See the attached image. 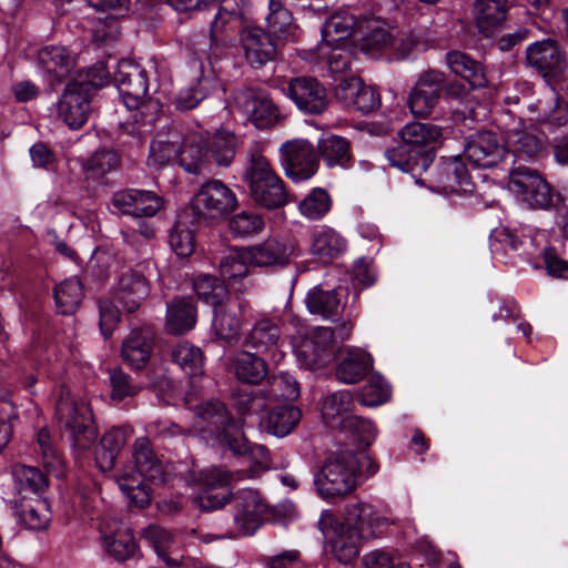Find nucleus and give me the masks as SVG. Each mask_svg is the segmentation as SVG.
<instances>
[{"label": "nucleus", "instance_id": "nucleus-50", "mask_svg": "<svg viewBox=\"0 0 568 568\" xmlns=\"http://www.w3.org/2000/svg\"><path fill=\"white\" fill-rule=\"evenodd\" d=\"M193 290L199 300L212 306L229 298V291L223 281L210 274H200L193 278Z\"/></svg>", "mask_w": 568, "mask_h": 568}, {"label": "nucleus", "instance_id": "nucleus-44", "mask_svg": "<svg viewBox=\"0 0 568 568\" xmlns=\"http://www.w3.org/2000/svg\"><path fill=\"white\" fill-rule=\"evenodd\" d=\"M353 405V396L348 390L335 392L325 396L322 403V416L326 425L337 428L339 422L351 414Z\"/></svg>", "mask_w": 568, "mask_h": 568}, {"label": "nucleus", "instance_id": "nucleus-32", "mask_svg": "<svg viewBox=\"0 0 568 568\" xmlns=\"http://www.w3.org/2000/svg\"><path fill=\"white\" fill-rule=\"evenodd\" d=\"M373 367L371 355L361 348H347L336 367V378L344 384L362 381Z\"/></svg>", "mask_w": 568, "mask_h": 568}, {"label": "nucleus", "instance_id": "nucleus-33", "mask_svg": "<svg viewBox=\"0 0 568 568\" xmlns=\"http://www.w3.org/2000/svg\"><path fill=\"white\" fill-rule=\"evenodd\" d=\"M143 538L169 567L181 565L183 556L174 536L168 529L150 525L143 530Z\"/></svg>", "mask_w": 568, "mask_h": 568}, {"label": "nucleus", "instance_id": "nucleus-48", "mask_svg": "<svg viewBox=\"0 0 568 568\" xmlns=\"http://www.w3.org/2000/svg\"><path fill=\"white\" fill-rule=\"evenodd\" d=\"M234 371L239 381L247 384H258L267 375L265 361L250 352H241L236 355Z\"/></svg>", "mask_w": 568, "mask_h": 568}, {"label": "nucleus", "instance_id": "nucleus-51", "mask_svg": "<svg viewBox=\"0 0 568 568\" xmlns=\"http://www.w3.org/2000/svg\"><path fill=\"white\" fill-rule=\"evenodd\" d=\"M357 18L348 11H339L332 14L322 29L323 40L328 44L339 42L352 34L357 27Z\"/></svg>", "mask_w": 568, "mask_h": 568}, {"label": "nucleus", "instance_id": "nucleus-36", "mask_svg": "<svg viewBox=\"0 0 568 568\" xmlns=\"http://www.w3.org/2000/svg\"><path fill=\"white\" fill-rule=\"evenodd\" d=\"M317 153L327 168H347L353 159L349 141L336 134L323 135L317 142Z\"/></svg>", "mask_w": 568, "mask_h": 568}, {"label": "nucleus", "instance_id": "nucleus-24", "mask_svg": "<svg viewBox=\"0 0 568 568\" xmlns=\"http://www.w3.org/2000/svg\"><path fill=\"white\" fill-rule=\"evenodd\" d=\"M429 187L439 193H454L469 184V175L459 156L443 160L429 173Z\"/></svg>", "mask_w": 568, "mask_h": 568}, {"label": "nucleus", "instance_id": "nucleus-46", "mask_svg": "<svg viewBox=\"0 0 568 568\" xmlns=\"http://www.w3.org/2000/svg\"><path fill=\"white\" fill-rule=\"evenodd\" d=\"M53 295L59 313L70 315L84 297L83 285L78 277H69L55 286Z\"/></svg>", "mask_w": 568, "mask_h": 568}, {"label": "nucleus", "instance_id": "nucleus-7", "mask_svg": "<svg viewBox=\"0 0 568 568\" xmlns=\"http://www.w3.org/2000/svg\"><path fill=\"white\" fill-rule=\"evenodd\" d=\"M233 526L226 531V537L253 536L263 525L267 513V504L255 489H240L232 495Z\"/></svg>", "mask_w": 568, "mask_h": 568}, {"label": "nucleus", "instance_id": "nucleus-34", "mask_svg": "<svg viewBox=\"0 0 568 568\" xmlns=\"http://www.w3.org/2000/svg\"><path fill=\"white\" fill-rule=\"evenodd\" d=\"M213 328L220 339L231 342L241 331V304L237 301L225 300L213 306Z\"/></svg>", "mask_w": 568, "mask_h": 568}, {"label": "nucleus", "instance_id": "nucleus-64", "mask_svg": "<svg viewBox=\"0 0 568 568\" xmlns=\"http://www.w3.org/2000/svg\"><path fill=\"white\" fill-rule=\"evenodd\" d=\"M230 231L236 236H252L264 229L263 217L253 212H240L230 221Z\"/></svg>", "mask_w": 568, "mask_h": 568}, {"label": "nucleus", "instance_id": "nucleus-61", "mask_svg": "<svg viewBox=\"0 0 568 568\" xmlns=\"http://www.w3.org/2000/svg\"><path fill=\"white\" fill-rule=\"evenodd\" d=\"M169 243L171 248L180 257H187L194 252V232L189 227L186 215L180 216L171 229Z\"/></svg>", "mask_w": 568, "mask_h": 568}, {"label": "nucleus", "instance_id": "nucleus-59", "mask_svg": "<svg viewBox=\"0 0 568 568\" xmlns=\"http://www.w3.org/2000/svg\"><path fill=\"white\" fill-rule=\"evenodd\" d=\"M207 148L216 163L219 165L226 166L234 159L237 148V139L227 130H219L211 138Z\"/></svg>", "mask_w": 568, "mask_h": 568}, {"label": "nucleus", "instance_id": "nucleus-57", "mask_svg": "<svg viewBox=\"0 0 568 568\" xmlns=\"http://www.w3.org/2000/svg\"><path fill=\"white\" fill-rule=\"evenodd\" d=\"M34 449L40 453L42 464L49 471L62 474L63 458L48 428L42 427L38 430Z\"/></svg>", "mask_w": 568, "mask_h": 568}, {"label": "nucleus", "instance_id": "nucleus-8", "mask_svg": "<svg viewBox=\"0 0 568 568\" xmlns=\"http://www.w3.org/2000/svg\"><path fill=\"white\" fill-rule=\"evenodd\" d=\"M101 78L90 83L69 82L58 102L59 118L72 130H78L88 121L91 91L103 87L105 72L100 68Z\"/></svg>", "mask_w": 568, "mask_h": 568}, {"label": "nucleus", "instance_id": "nucleus-19", "mask_svg": "<svg viewBox=\"0 0 568 568\" xmlns=\"http://www.w3.org/2000/svg\"><path fill=\"white\" fill-rule=\"evenodd\" d=\"M111 202L120 213L134 217L154 216L163 207V200L156 193L138 189L116 191Z\"/></svg>", "mask_w": 568, "mask_h": 568}, {"label": "nucleus", "instance_id": "nucleus-55", "mask_svg": "<svg viewBox=\"0 0 568 568\" xmlns=\"http://www.w3.org/2000/svg\"><path fill=\"white\" fill-rule=\"evenodd\" d=\"M144 477L124 471L118 477L121 491L129 501L139 508L146 507L151 501L150 487Z\"/></svg>", "mask_w": 568, "mask_h": 568}, {"label": "nucleus", "instance_id": "nucleus-28", "mask_svg": "<svg viewBox=\"0 0 568 568\" xmlns=\"http://www.w3.org/2000/svg\"><path fill=\"white\" fill-rule=\"evenodd\" d=\"M197 321V308L192 297H174L166 305L165 329L172 335H182L193 329Z\"/></svg>", "mask_w": 568, "mask_h": 568}, {"label": "nucleus", "instance_id": "nucleus-47", "mask_svg": "<svg viewBox=\"0 0 568 568\" xmlns=\"http://www.w3.org/2000/svg\"><path fill=\"white\" fill-rule=\"evenodd\" d=\"M306 306L310 313L320 315L324 320L335 322L341 311V302L334 291H324L314 287L306 296Z\"/></svg>", "mask_w": 568, "mask_h": 568}, {"label": "nucleus", "instance_id": "nucleus-30", "mask_svg": "<svg viewBox=\"0 0 568 568\" xmlns=\"http://www.w3.org/2000/svg\"><path fill=\"white\" fill-rule=\"evenodd\" d=\"M132 456L136 471L133 475L144 477L148 481L162 483L164 480V465L153 450L148 437H140L133 444Z\"/></svg>", "mask_w": 568, "mask_h": 568}, {"label": "nucleus", "instance_id": "nucleus-35", "mask_svg": "<svg viewBox=\"0 0 568 568\" xmlns=\"http://www.w3.org/2000/svg\"><path fill=\"white\" fill-rule=\"evenodd\" d=\"M474 14L479 32L491 37L506 19L507 0H476Z\"/></svg>", "mask_w": 568, "mask_h": 568}, {"label": "nucleus", "instance_id": "nucleus-6", "mask_svg": "<svg viewBox=\"0 0 568 568\" xmlns=\"http://www.w3.org/2000/svg\"><path fill=\"white\" fill-rule=\"evenodd\" d=\"M119 94L129 110L146 108L159 111V103L149 95L146 71L132 60H121L113 74Z\"/></svg>", "mask_w": 568, "mask_h": 568}, {"label": "nucleus", "instance_id": "nucleus-42", "mask_svg": "<svg viewBox=\"0 0 568 568\" xmlns=\"http://www.w3.org/2000/svg\"><path fill=\"white\" fill-rule=\"evenodd\" d=\"M180 133L171 131L168 134H158L151 142L148 165L160 169L178 160Z\"/></svg>", "mask_w": 568, "mask_h": 568}, {"label": "nucleus", "instance_id": "nucleus-27", "mask_svg": "<svg viewBox=\"0 0 568 568\" xmlns=\"http://www.w3.org/2000/svg\"><path fill=\"white\" fill-rule=\"evenodd\" d=\"M527 109L537 112L536 120L554 126H562L568 123V101H560L557 87H546L542 95L534 103H528Z\"/></svg>", "mask_w": 568, "mask_h": 568}, {"label": "nucleus", "instance_id": "nucleus-13", "mask_svg": "<svg viewBox=\"0 0 568 568\" xmlns=\"http://www.w3.org/2000/svg\"><path fill=\"white\" fill-rule=\"evenodd\" d=\"M445 74L437 70H428L419 74L415 85L409 91L407 106L415 118L430 116L440 99Z\"/></svg>", "mask_w": 568, "mask_h": 568}, {"label": "nucleus", "instance_id": "nucleus-62", "mask_svg": "<svg viewBox=\"0 0 568 568\" xmlns=\"http://www.w3.org/2000/svg\"><path fill=\"white\" fill-rule=\"evenodd\" d=\"M119 155L112 150H99L88 158L83 164V171L91 179H101L119 166Z\"/></svg>", "mask_w": 568, "mask_h": 568}, {"label": "nucleus", "instance_id": "nucleus-20", "mask_svg": "<svg viewBox=\"0 0 568 568\" xmlns=\"http://www.w3.org/2000/svg\"><path fill=\"white\" fill-rule=\"evenodd\" d=\"M335 95L346 108L363 114L373 112L381 106L378 91L364 84L357 77L342 79L335 89Z\"/></svg>", "mask_w": 568, "mask_h": 568}, {"label": "nucleus", "instance_id": "nucleus-1", "mask_svg": "<svg viewBox=\"0 0 568 568\" xmlns=\"http://www.w3.org/2000/svg\"><path fill=\"white\" fill-rule=\"evenodd\" d=\"M392 524L394 520L387 509L381 510L363 501L346 508L344 521H339L331 510H323L317 523L332 552L343 564L357 557L363 539L375 536L378 528Z\"/></svg>", "mask_w": 568, "mask_h": 568}, {"label": "nucleus", "instance_id": "nucleus-41", "mask_svg": "<svg viewBox=\"0 0 568 568\" xmlns=\"http://www.w3.org/2000/svg\"><path fill=\"white\" fill-rule=\"evenodd\" d=\"M246 251L250 264L258 267L283 266L290 258L287 247L276 240H267L258 245L247 247Z\"/></svg>", "mask_w": 568, "mask_h": 568}, {"label": "nucleus", "instance_id": "nucleus-25", "mask_svg": "<svg viewBox=\"0 0 568 568\" xmlns=\"http://www.w3.org/2000/svg\"><path fill=\"white\" fill-rule=\"evenodd\" d=\"M154 345V332L150 327L132 329L121 346L122 361L132 369H143L150 361Z\"/></svg>", "mask_w": 568, "mask_h": 568}, {"label": "nucleus", "instance_id": "nucleus-37", "mask_svg": "<svg viewBox=\"0 0 568 568\" xmlns=\"http://www.w3.org/2000/svg\"><path fill=\"white\" fill-rule=\"evenodd\" d=\"M209 153L207 143L200 133L187 134L184 140L180 139L178 161L189 173L197 174Z\"/></svg>", "mask_w": 568, "mask_h": 568}, {"label": "nucleus", "instance_id": "nucleus-16", "mask_svg": "<svg viewBox=\"0 0 568 568\" xmlns=\"http://www.w3.org/2000/svg\"><path fill=\"white\" fill-rule=\"evenodd\" d=\"M234 102L247 120L260 130L272 128L278 120V110L273 101L251 88L235 91Z\"/></svg>", "mask_w": 568, "mask_h": 568}, {"label": "nucleus", "instance_id": "nucleus-3", "mask_svg": "<svg viewBox=\"0 0 568 568\" xmlns=\"http://www.w3.org/2000/svg\"><path fill=\"white\" fill-rule=\"evenodd\" d=\"M243 180L252 201L261 207L275 210L285 206L290 194L285 182L270 160L257 149L252 150L244 166Z\"/></svg>", "mask_w": 568, "mask_h": 568}, {"label": "nucleus", "instance_id": "nucleus-23", "mask_svg": "<svg viewBox=\"0 0 568 568\" xmlns=\"http://www.w3.org/2000/svg\"><path fill=\"white\" fill-rule=\"evenodd\" d=\"M464 155L475 166L491 168L503 159L504 148L493 132L480 131L466 140Z\"/></svg>", "mask_w": 568, "mask_h": 568}, {"label": "nucleus", "instance_id": "nucleus-45", "mask_svg": "<svg viewBox=\"0 0 568 568\" xmlns=\"http://www.w3.org/2000/svg\"><path fill=\"white\" fill-rule=\"evenodd\" d=\"M302 418L300 408L293 405H282L272 408L266 417V429L277 437L288 435Z\"/></svg>", "mask_w": 568, "mask_h": 568}, {"label": "nucleus", "instance_id": "nucleus-56", "mask_svg": "<svg viewBox=\"0 0 568 568\" xmlns=\"http://www.w3.org/2000/svg\"><path fill=\"white\" fill-rule=\"evenodd\" d=\"M19 518L31 530H43L50 523L48 504L41 497L30 498L29 503L21 504Z\"/></svg>", "mask_w": 568, "mask_h": 568}, {"label": "nucleus", "instance_id": "nucleus-54", "mask_svg": "<svg viewBox=\"0 0 568 568\" xmlns=\"http://www.w3.org/2000/svg\"><path fill=\"white\" fill-rule=\"evenodd\" d=\"M333 200L323 187H314L300 203L298 211L307 220H322L332 209Z\"/></svg>", "mask_w": 568, "mask_h": 568}, {"label": "nucleus", "instance_id": "nucleus-18", "mask_svg": "<svg viewBox=\"0 0 568 568\" xmlns=\"http://www.w3.org/2000/svg\"><path fill=\"white\" fill-rule=\"evenodd\" d=\"M284 92L304 113L321 114L328 104L326 89L312 77L291 79Z\"/></svg>", "mask_w": 568, "mask_h": 568}, {"label": "nucleus", "instance_id": "nucleus-9", "mask_svg": "<svg viewBox=\"0 0 568 568\" xmlns=\"http://www.w3.org/2000/svg\"><path fill=\"white\" fill-rule=\"evenodd\" d=\"M247 0H217L211 2L209 10H214L210 23L211 47H226L234 40L236 31L247 26L245 20Z\"/></svg>", "mask_w": 568, "mask_h": 568}, {"label": "nucleus", "instance_id": "nucleus-31", "mask_svg": "<svg viewBox=\"0 0 568 568\" xmlns=\"http://www.w3.org/2000/svg\"><path fill=\"white\" fill-rule=\"evenodd\" d=\"M281 337L278 324L270 318H262L245 335L244 346L254 349L256 354L272 353L275 357Z\"/></svg>", "mask_w": 568, "mask_h": 568}, {"label": "nucleus", "instance_id": "nucleus-12", "mask_svg": "<svg viewBox=\"0 0 568 568\" xmlns=\"http://www.w3.org/2000/svg\"><path fill=\"white\" fill-rule=\"evenodd\" d=\"M528 63L539 70L546 79L547 87H560L568 89L565 78L567 69L566 57L558 44L550 39L537 41L527 48Z\"/></svg>", "mask_w": 568, "mask_h": 568}, {"label": "nucleus", "instance_id": "nucleus-49", "mask_svg": "<svg viewBox=\"0 0 568 568\" xmlns=\"http://www.w3.org/2000/svg\"><path fill=\"white\" fill-rule=\"evenodd\" d=\"M547 237L548 234L546 231H538L530 239V244L542 255L547 273L550 276L559 278L568 277V261L560 258L556 248L546 244Z\"/></svg>", "mask_w": 568, "mask_h": 568}, {"label": "nucleus", "instance_id": "nucleus-17", "mask_svg": "<svg viewBox=\"0 0 568 568\" xmlns=\"http://www.w3.org/2000/svg\"><path fill=\"white\" fill-rule=\"evenodd\" d=\"M150 294V283L139 267H124L112 290L113 298L129 312H135Z\"/></svg>", "mask_w": 568, "mask_h": 568}, {"label": "nucleus", "instance_id": "nucleus-29", "mask_svg": "<svg viewBox=\"0 0 568 568\" xmlns=\"http://www.w3.org/2000/svg\"><path fill=\"white\" fill-rule=\"evenodd\" d=\"M348 247L346 239L327 225L314 229L311 236V253L322 262H332L341 257Z\"/></svg>", "mask_w": 568, "mask_h": 568}, {"label": "nucleus", "instance_id": "nucleus-26", "mask_svg": "<svg viewBox=\"0 0 568 568\" xmlns=\"http://www.w3.org/2000/svg\"><path fill=\"white\" fill-rule=\"evenodd\" d=\"M219 79L211 68L201 67V73L194 81L182 89L175 99V106L180 111L196 108L204 99L217 89Z\"/></svg>", "mask_w": 568, "mask_h": 568}, {"label": "nucleus", "instance_id": "nucleus-60", "mask_svg": "<svg viewBox=\"0 0 568 568\" xmlns=\"http://www.w3.org/2000/svg\"><path fill=\"white\" fill-rule=\"evenodd\" d=\"M246 248L232 247L220 258L219 271L224 278L235 280L247 274L250 260Z\"/></svg>", "mask_w": 568, "mask_h": 568}, {"label": "nucleus", "instance_id": "nucleus-11", "mask_svg": "<svg viewBox=\"0 0 568 568\" xmlns=\"http://www.w3.org/2000/svg\"><path fill=\"white\" fill-rule=\"evenodd\" d=\"M278 153L285 175L294 182L308 180L318 171V153L307 140L286 141L280 146Z\"/></svg>", "mask_w": 568, "mask_h": 568}, {"label": "nucleus", "instance_id": "nucleus-2", "mask_svg": "<svg viewBox=\"0 0 568 568\" xmlns=\"http://www.w3.org/2000/svg\"><path fill=\"white\" fill-rule=\"evenodd\" d=\"M402 143L385 152L390 166L409 173L417 184H425L422 174L435 159L434 144L442 136V129L432 123L410 122L400 131Z\"/></svg>", "mask_w": 568, "mask_h": 568}, {"label": "nucleus", "instance_id": "nucleus-4", "mask_svg": "<svg viewBox=\"0 0 568 568\" xmlns=\"http://www.w3.org/2000/svg\"><path fill=\"white\" fill-rule=\"evenodd\" d=\"M358 459L353 452L329 455L314 475V485L323 499L344 497L356 488Z\"/></svg>", "mask_w": 568, "mask_h": 568}, {"label": "nucleus", "instance_id": "nucleus-21", "mask_svg": "<svg viewBox=\"0 0 568 568\" xmlns=\"http://www.w3.org/2000/svg\"><path fill=\"white\" fill-rule=\"evenodd\" d=\"M245 60L253 67H262L276 57V43L268 32L257 26H244L239 30Z\"/></svg>", "mask_w": 568, "mask_h": 568}, {"label": "nucleus", "instance_id": "nucleus-15", "mask_svg": "<svg viewBox=\"0 0 568 568\" xmlns=\"http://www.w3.org/2000/svg\"><path fill=\"white\" fill-rule=\"evenodd\" d=\"M334 348L331 327H316L295 346V356L301 366L316 369L329 363Z\"/></svg>", "mask_w": 568, "mask_h": 568}, {"label": "nucleus", "instance_id": "nucleus-43", "mask_svg": "<svg viewBox=\"0 0 568 568\" xmlns=\"http://www.w3.org/2000/svg\"><path fill=\"white\" fill-rule=\"evenodd\" d=\"M270 13L266 16L268 33H273L286 41L296 37V26L293 23L292 13L284 8L282 0L268 1Z\"/></svg>", "mask_w": 568, "mask_h": 568}, {"label": "nucleus", "instance_id": "nucleus-40", "mask_svg": "<svg viewBox=\"0 0 568 568\" xmlns=\"http://www.w3.org/2000/svg\"><path fill=\"white\" fill-rule=\"evenodd\" d=\"M446 63L456 75L464 78L473 88L486 85L481 64L469 54L454 50L446 53Z\"/></svg>", "mask_w": 568, "mask_h": 568}, {"label": "nucleus", "instance_id": "nucleus-10", "mask_svg": "<svg viewBox=\"0 0 568 568\" xmlns=\"http://www.w3.org/2000/svg\"><path fill=\"white\" fill-rule=\"evenodd\" d=\"M236 206L235 193L220 180L203 183L191 201V211L197 220L224 217Z\"/></svg>", "mask_w": 568, "mask_h": 568}, {"label": "nucleus", "instance_id": "nucleus-63", "mask_svg": "<svg viewBox=\"0 0 568 568\" xmlns=\"http://www.w3.org/2000/svg\"><path fill=\"white\" fill-rule=\"evenodd\" d=\"M337 428L343 432L351 433L356 436L359 442L365 443L366 445H369L376 436V427L369 419L352 413L346 415V417L339 422Z\"/></svg>", "mask_w": 568, "mask_h": 568}, {"label": "nucleus", "instance_id": "nucleus-39", "mask_svg": "<svg viewBox=\"0 0 568 568\" xmlns=\"http://www.w3.org/2000/svg\"><path fill=\"white\" fill-rule=\"evenodd\" d=\"M14 489L21 499L30 495L40 497L48 488L45 475L38 468L24 465H16L12 469Z\"/></svg>", "mask_w": 568, "mask_h": 568}, {"label": "nucleus", "instance_id": "nucleus-52", "mask_svg": "<svg viewBox=\"0 0 568 568\" xmlns=\"http://www.w3.org/2000/svg\"><path fill=\"white\" fill-rule=\"evenodd\" d=\"M172 359L191 378L203 375V353L189 342H181L173 348Z\"/></svg>", "mask_w": 568, "mask_h": 568}, {"label": "nucleus", "instance_id": "nucleus-5", "mask_svg": "<svg viewBox=\"0 0 568 568\" xmlns=\"http://www.w3.org/2000/svg\"><path fill=\"white\" fill-rule=\"evenodd\" d=\"M55 416L68 432L73 449L85 452L93 446L98 430L93 423L92 409L85 399L62 396L57 403Z\"/></svg>", "mask_w": 568, "mask_h": 568}, {"label": "nucleus", "instance_id": "nucleus-58", "mask_svg": "<svg viewBox=\"0 0 568 568\" xmlns=\"http://www.w3.org/2000/svg\"><path fill=\"white\" fill-rule=\"evenodd\" d=\"M196 416L203 422L207 423L210 432L214 435H220L224 427H231L233 424L232 418L225 405L220 400H210L199 405L195 408Z\"/></svg>", "mask_w": 568, "mask_h": 568}, {"label": "nucleus", "instance_id": "nucleus-22", "mask_svg": "<svg viewBox=\"0 0 568 568\" xmlns=\"http://www.w3.org/2000/svg\"><path fill=\"white\" fill-rule=\"evenodd\" d=\"M38 64L49 85L63 82L75 67V58L63 45H45L38 52Z\"/></svg>", "mask_w": 568, "mask_h": 568}, {"label": "nucleus", "instance_id": "nucleus-14", "mask_svg": "<svg viewBox=\"0 0 568 568\" xmlns=\"http://www.w3.org/2000/svg\"><path fill=\"white\" fill-rule=\"evenodd\" d=\"M509 187L532 209H548L552 202L550 185L528 168L519 166L510 172Z\"/></svg>", "mask_w": 568, "mask_h": 568}, {"label": "nucleus", "instance_id": "nucleus-53", "mask_svg": "<svg viewBox=\"0 0 568 568\" xmlns=\"http://www.w3.org/2000/svg\"><path fill=\"white\" fill-rule=\"evenodd\" d=\"M103 545L105 550L119 561L132 558L138 550L135 538L129 528H121L112 535L103 536Z\"/></svg>", "mask_w": 568, "mask_h": 568}, {"label": "nucleus", "instance_id": "nucleus-38", "mask_svg": "<svg viewBox=\"0 0 568 568\" xmlns=\"http://www.w3.org/2000/svg\"><path fill=\"white\" fill-rule=\"evenodd\" d=\"M506 141L513 151L519 155L538 159L547 153V139L536 130L513 129L507 132Z\"/></svg>", "mask_w": 568, "mask_h": 568}]
</instances>
